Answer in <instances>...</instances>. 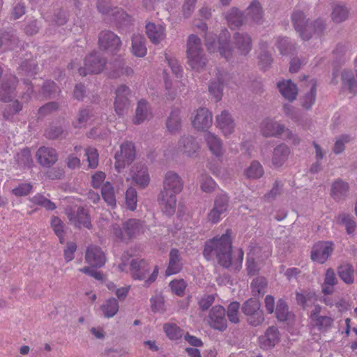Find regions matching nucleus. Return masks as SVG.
Segmentation results:
<instances>
[{"label": "nucleus", "mask_w": 357, "mask_h": 357, "mask_svg": "<svg viewBox=\"0 0 357 357\" xmlns=\"http://www.w3.org/2000/svg\"><path fill=\"white\" fill-rule=\"evenodd\" d=\"M183 186V181L176 173L169 172L166 174L163 190L159 198L160 206L166 215L171 216L174 214L176 208V195L181 192Z\"/></svg>", "instance_id": "obj_1"}, {"label": "nucleus", "mask_w": 357, "mask_h": 357, "mask_svg": "<svg viewBox=\"0 0 357 357\" xmlns=\"http://www.w3.org/2000/svg\"><path fill=\"white\" fill-rule=\"evenodd\" d=\"M204 255L208 260L216 257L220 265L228 268L231 264V231L220 237L215 236L208 241L204 247Z\"/></svg>", "instance_id": "obj_2"}, {"label": "nucleus", "mask_w": 357, "mask_h": 357, "mask_svg": "<svg viewBox=\"0 0 357 357\" xmlns=\"http://www.w3.org/2000/svg\"><path fill=\"white\" fill-rule=\"evenodd\" d=\"M229 33L227 30L222 31L218 38L208 33L206 36V46L210 54H219L220 56L230 60L234 54V50L230 46Z\"/></svg>", "instance_id": "obj_3"}, {"label": "nucleus", "mask_w": 357, "mask_h": 357, "mask_svg": "<svg viewBox=\"0 0 357 357\" xmlns=\"http://www.w3.org/2000/svg\"><path fill=\"white\" fill-rule=\"evenodd\" d=\"M188 63L192 69L199 71L206 64L207 59L204 54L201 39L195 35H190L187 40Z\"/></svg>", "instance_id": "obj_4"}, {"label": "nucleus", "mask_w": 357, "mask_h": 357, "mask_svg": "<svg viewBox=\"0 0 357 357\" xmlns=\"http://www.w3.org/2000/svg\"><path fill=\"white\" fill-rule=\"evenodd\" d=\"M16 83L17 78L12 76L0 86V100L4 102H10L8 105V108L2 111L3 116L6 118H9V116L19 112L22 109V106L18 100L13 101V98L15 96Z\"/></svg>", "instance_id": "obj_5"}, {"label": "nucleus", "mask_w": 357, "mask_h": 357, "mask_svg": "<svg viewBox=\"0 0 357 357\" xmlns=\"http://www.w3.org/2000/svg\"><path fill=\"white\" fill-rule=\"evenodd\" d=\"M145 231L143 223L137 220L131 219L123 224V231L117 225L112 226L111 236L120 241H126Z\"/></svg>", "instance_id": "obj_6"}, {"label": "nucleus", "mask_w": 357, "mask_h": 357, "mask_svg": "<svg viewBox=\"0 0 357 357\" xmlns=\"http://www.w3.org/2000/svg\"><path fill=\"white\" fill-rule=\"evenodd\" d=\"M150 268L147 261L144 259H132L130 263V273L133 279L139 280H144L145 284L148 286L153 282L158 275V268L157 266L151 274L147 277Z\"/></svg>", "instance_id": "obj_7"}, {"label": "nucleus", "mask_w": 357, "mask_h": 357, "mask_svg": "<svg viewBox=\"0 0 357 357\" xmlns=\"http://www.w3.org/2000/svg\"><path fill=\"white\" fill-rule=\"evenodd\" d=\"M271 255L268 246H251L248 253L247 270L248 274H255L261 267L263 261Z\"/></svg>", "instance_id": "obj_8"}, {"label": "nucleus", "mask_w": 357, "mask_h": 357, "mask_svg": "<svg viewBox=\"0 0 357 357\" xmlns=\"http://www.w3.org/2000/svg\"><path fill=\"white\" fill-rule=\"evenodd\" d=\"M261 132L266 137L278 136L285 132L287 139H292L294 144L298 142L297 137L291 131L285 130L282 125L271 119H266L262 122Z\"/></svg>", "instance_id": "obj_9"}, {"label": "nucleus", "mask_w": 357, "mask_h": 357, "mask_svg": "<svg viewBox=\"0 0 357 357\" xmlns=\"http://www.w3.org/2000/svg\"><path fill=\"white\" fill-rule=\"evenodd\" d=\"M135 156V151L132 143H123L121 146L119 152L115 155V169L117 172H121L127 165H129Z\"/></svg>", "instance_id": "obj_10"}, {"label": "nucleus", "mask_w": 357, "mask_h": 357, "mask_svg": "<svg viewBox=\"0 0 357 357\" xmlns=\"http://www.w3.org/2000/svg\"><path fill=\"white\" fill-rule=\"evenodd\" d=\"M292 22L294 28L298 32L303 40H307L310 37L307 34L311 32L312 29H316L317 24V30L319 31L322 29L323 24L321 22H316L313 26L308 24L305 21L304 14L301 11H296L292 15Z\"/></svg>", "instance_id": "obj_11"}, {"label": "nucleus", "mask_w": 357, "mask_h": 357, "mask_svg": "<svg viewBox=\"0 0 357 357\" xmlns=\"http://www.w3.org/2000/svg\"><path fill=\"white\" fill-rule=\"evenodd\" d=\"M243 313L248 317V322L252 326H258L264 321L263 312L260 310V303L255 298L246 301L242 307Z\"/></svg>", "instance_id": "obj_12"}, {"label": "nucleus", "mask_w": 357, "mask_h": 357, "mask_svg": "<svg viewBox=\"0 0 357 357\" xmlns=\"http://www.w3.org/2000/svg\"><path fill=\"white\" fill-rule=\"evenodd\" d=\"M193 128L199 131H204L212 125L213 116L211 113L206 108H199L195 110L190 117Z\"/></svg>", "instance_id": "obj_13"}, {"label": "nucleus", "mask_w": 357, "mask_h": 357, "mask_svg": "<svg viewBox=\"0 0 357 357\" xmlns=\"http://www.w3.org/2000/svg\"><path fill=\"white\" fill-rule=\"evenodd\" d=\"M333 243L331 241H319L314 245L311 251L313 261L324 264L333 252Z\"/></svg>", "instance_id": "obj_14"}, {"label": "nucleus", "mask_w": 357, "mask_h": 357, "mask_svg": "<svg viewBox=\"0 0 357 357\" xmlns=\"http://www.w3.org/2000/svg\"><path fill=\"white\" fill-rule=\"evenodd\" d=\"M121 42L118 36L109 31H104L99 36V46L108 53L114 54L121 47Z\"/></svg>", "instance_id": "obj_15"}, {"label": "nucleus", "mask_w": 357, "mask_h": 357, "mask_svg": "<svg viewBox=\"0 0 357 357\" xmlns=\"http://www.w3.org/2000/svg\"><path fill=\"white\" fill-rule=\"evenodd\" d=\"M228 206V197L225 193H221L217 196L213 209L208 213V220L212 223H216L220 221L221 216L223 215Z\"/></svg>", "instance_id": "obj_16"}, {"label": "nucleus", "mask_w": 357, "mask_h": 357, "mask_svg": "<svg viewBox=\"0 0 357 357\" xmlns=\"http://www.w3.org/2000/svg\"><path fill=\"white\" fill-rule=\"evenodd\" d=\"M321 307L317 305L310 314V324L313 328L321 332L328 331L333 324V319L328 316L319 315Z\"/></svg>", "instance_id": "obj_17"}, {"label": "nucleus", "mask_w": 357, "mask_h": 357, "mask_svg": "<svg viewBox=\"0 0 357 357\" xmlns=\"http://www.w3.org/2000/svg\"><path fill=\"white\" fill-rule=\"evenodd\" d=\"M209 325L214 329L224 331L227 328L225 310L220 305H215L210 311Z\"/></svg>", "instance_id": "obj_18"}, {"label": "nucleus", "mask_w": 357, "mask_h": 357, "mask_svg": "<svg viewBox=\"0 0 357 357\" xmlns=\"http://www.w3.org/2000/svg\"><path fill=\"white\" fill-rule=\"evenodd\" d=\"M105 65V61L102 60L97 53H95L86 58L84 61L85 67L84 68H79V73L82 75H86L88 73L97 74L102 70Z\"/></svg>", "instance_id": "obj_19"}, {"label": "nucleus", "mask_w": 357, "mask_h": 357, "mask_svg": "<svg viewBox=\"0 0 357 357\" xmlns=\"http://www.w3.org/2000/svg\"><path fill=\"white\" fill-rule=\"evenodd\" d=\"M129 93V89L124 85L120 86L116 91L114 109L116 113L119 116H122L127 112L129 105L128 100Z\"/></svg>", "instance_id": "obj_20"}, {"label": "nucleus", "mask_w": 357, "mask_h": 357, "mask_svg": "<svg viewBox=\"0 0 357 357\" xmlns=\"http://www.w3.org/2000/svg\"><path fill=\"white\" fill-rule=\"evenodd\" d=\"M130 177H127V181L132 179L137 185L142 188L146 187L150 181V177L147 172V168L142 165H135L132 167L130 172Z\"/></svg>", "instance_id": "obj_21"}, {"label": "nucleus", "mask_w": 357, "mask_h": 357, "mask_svg": "<svg viewBox=\"0 0 357 357\" xmlns=\"http://www.w3.org/2000/svg\"><path fill=\"white\" fill-rule=\"evenodd\" d=\"M199 142L192 137H182L178 143V151L186 156L194 155L199 149Z\"/></svg>", "instance_id": "obj_22"}, {"label": "nucleus", "mask_w": 357, "mask_h": 357, "mask_svg": "<svg viewBox=\"0 0 357 357\" xmlns=\"http://www.w3.org/2000/svg\"><path fill=\"white\" fill-rule=\"evenodd\" d=\"M85 259L89 265L94 267H101L106 262L104 252L96 245H91L87 248Z\"/></svg>", "instance_id": "obj_23"}, {"label": "nucleus", "mask_w": 357, "mask_h": 357, "mask_svg": "<svg viewBox=\"0 0 357 357\" xmlns=\"http://www.w3.org/2000/svg\"><path fill=\"white\" fill-rule=\"evenodd\" d=\"M146 33L150 41L153 44H159L166 36L165 28L162 24L149 22L146 26Z\"/></svg>", "instance_id": "obj_24"}, {"label": "nucleus", "mask_w": 357, "mask_h": 357, "mask_svg": "<svg viewBox=\"0 0 357 357\" xmlns=\"http://www.w3.org/2000/svg\"><path fill=\"white\" fill-rule=\"evenodd\" d=\"M234 45L236 50L237 54L245 56L252 48V40L246 33H236L234 36Z\"/></svg>", "instance_id": "obj_25"}, {"label": "nucleus", "mask_w": 357, "mask_h": 357, "mask_svg": "<svg viewBox=\"0 0 357 357\" xmlns=\"http://www.w3.org/2000/svg\"><path fill=\"white\" fill-rule=\"evenodd\" d=\"M36 158L38 162L45 167H50L54 165L58 160L56 151L50 147H40L37 153Z\"/></svg>", "instance_id": "obj_26"}, {"label": "nucleus", "mask_w": 357, "mask_h": 357, "mask_svg": "<svg viewBox=\"0 0 357 357\" xmlns=\"http://www.w3.org/2000/svg\"><path fill=\"white\" fill-rule=\"evenodd\" d=\"M280 341V334L275 327H270L266 333L259 338V344L264 349H271Z\"/></svg>", "instance_id": "obj_27"}, {"label": "nucleus", "mask_w": 357, "mask_h": 357, "mask_svg": "<svg viewBox=\"0 0 357 357\" xmlns=\"http://www.w3.org/2000/svg\"><path fill=\"white\" fill-rule=\"evenodd\" d=\"M66 214L69 220L75 226L78 227H83L86 228H90L91 222L89 215L87 212L85 211V210L83 208H78L77 214L75 215H73L71 209H67Z\"/></svg>", "instance_id": "obj_28"}, {"label": "nucleus", "mask_w": 357, "mask_h": 357, "mask_svg": "<svg viewBox=\"0 0 357 357\" xmlns=\"http://www.w3.org/2000/svg\"><path fill=\"white\" fill-rule=\"evenodd\" d=\"M204 138L211 153L218 158H222L225 150L221 139L211 132L206 133Z\"/></svg>", "instance_id": "obj_29"}, {"label": "nucleus", "mask_w": 357, "mask_h": 357, "mask_svg": "<svg viewBox=\"0 0 357 357\" xmlns=\"http://www.w3.org/2000/svg\"><path fill=\"white\" fill-rule=\"evenodd\" d=\"M356 68V76L354 77L352 72L349 70H343L342 72V79L344 87L346 88L351 93H357V57L354 61Z\"/></svg>", "instance_id": "obj_30"}, {"label": "nucleus", "mask_w": 357, "mask_h": 357, "mask_svg": "<svg viewBox=\"0 0 357 357\" xmlns=\"http://www.w3.org/2000/svg\"><path fill=\"white\" fill-rule=\"evenodd\" d=\"M216 121L218 128L222 130L224 135L228 136L234 132V121L227 112L224 111L217 116Z\"/></svg>", "instance_id": "obj_31"}, {"label": "nucleus", "mask_w": 357, "mask_h": 357, "mask_svg": "<svg viewBox=\"0 0 357 357\" xmlns=\"http://www.w3.org/2000/svg\"><path fill=\"white\" fill-rule=\"evenodd\" d=\"M290 151L288 146L280 144L275 147L273 152L272 164L276 167L282 166L288 159Z\"/></svg>", "instance_id": "obj_32"}, {"label": "nucleus", "mask_w": 357, "mask_h": 357, "mask_svg": "<svg viewBox=\"0 0 357 357\" xmlns=\"http://www.w3.org/2000/svg\"><path fill=\"white\" fill-rule=\"evenodd\" d=\"M278 87L284 98L289 100H293L296 98L298 89L296 86L290 79L279 82Z\"/></svg>", "instance_id": "obj_33"}, {"label": "nucleus", "mask_w": 357, "mask_h": 357, "mask_svg": "<svg viewBox=\"0 0 357 357\" xmlns=\"http://www.w3.org/2000/svg\"><path fill=\"white\" fill-rule=\"evenodd\" d=\"M131 50L132 54L138 57H143L146 54L145 39L142 35L137 33L132 36Z\"/></svg>", "instance_id": "obj_34"}, {"label": "nucleus", "mask_w": 357, "mask_h": 357, "mask_svg": "<svg viewBox=\"0 0 357 357\" xmlns=\"http://www.w3.org/2000/svg\"><path fill=\"white\" fill-rule=\"evenodd\" d=\"M181 269L179 252L176 249H172L169 254V261L166 270V275L169 276L178 273Z\"/></svg>", "instance_id": "obj_35"}, {"label": "nucleus", "mask_w": 357, "mask_h": 357, "mask_svg": "<svg viewBox=\"0 0 357 357\" xmlns=\"http://www.w3.org/2000/svg\"><path fill=\"white\" fill-rule=\"evenodd\" d=\"M167 128L171 133L178 132L181 128V110L174 109L171 112L167 121Z\"/></svg>", "instance_id": "obj_36"}, {"label": "nucleus", "mask_w": 357, "mask_h": 357, "mask_svg": "<svg viewBox=\"0 0 357 357\" xmlns=\"http://www.w3.org/2000/svg\"><path fill=\"white\" fill-rule=\"evenodd\" d=\"M104 316L107 318L114 317L119 311V302L114 298H110L105 301L100 307Z\"/></svg>", "instance_id": "obj_37"}, {"label": "nucleus", "mask_w": 357, "mask_h": 357, "mask_svg": "<svg viewBox=\"0 0 357 357\" xmlns=\"http://www.w3.org/2000/svg\"><path fill=\"white\" fill-rule=\"evenodd\" d=\"M349 185L347 183L341 180L335 181L331 188V196L336 200L341 199L347 193Z\"/></svg>", "instance_id": "obj_38"}, {"label": "nucleus", "mask_w": 357, "mask_h": 357, "mask_svg": "<svg viewBox=\"0 0 357 357\" xmlns=\"http://www.w3.org/2000/svg\"><path fill=\"white\" fill-rule=\"evenodd\" d=\"M225 18L231 29L238 27L243 24V17L236 8L230 9L226 14Z\"/></svg>", "instance_id": "obj_39"}, {"label": "nucleus", "mask_w": 357, "mask_h": 357, "mask_svg": "<svg viewBox=\"0 0 357 357\" xmlns=\"http://www.w3.org/2000/svg\"><path fill=\"white\" fill-rule=\"evenodd\" d=\"M149 116L150 112L147 102L144 100H139L136 109V115L133 120L134 123L135 124H139L147 119Z\"/></svg>", "instance_id": "obj_40"}, {"label": "nucleus", "mask_w": 357, "mask_h": 357, "mask_svg": "<svg viewBox=\"0 0 357 357\" xmlns=\"http://www.w3.org/2000/svg\"><path fill=\"white\" fill-rule=\"evenodd\" d=\"M263 14L261 6L257 1H253L247 9V15L255 22H260Z\"/></svg>", "instance_id": "obj_41"}, {"label": "nucleus", "mask_w": 357, "mask_h": 357, "mask_svg": "<svg viewBox=\"0 0 357 357\" xmlns=\"http://www.w3.org/2000/svg\"><path fill=\"white\" fill-rule=\"evenodd\" d=\"M102 196L105 202L110 206H116V201L114 187L109 182H105L102 187Z\"/></svg>", "instance_id": "obj_42"}, {"label": "nucleus", "mask_w": 357, "mask_h": 357, "mask_svg": "<svg viewBox=\"0 0 357 357\" xmlns=\"http://www.w3.org/2000/svg\"><path fill=\"white\" fill-rule=\"evenodd\" d=\"M337 280L334 271L328 269L326 272L325 280L322 284V291L324 294H331L333 292V287Z\"/></svg>", "instance_id": "obj_43"}, {"label": "nucleus", "mask_w": 357, "mask_h": 357, "mask_svg": "<svg viewBox=\"0 0 357 357\" xmlns=\"http://www.w3.org/2000/svg\"><path fill=\"white\" fill-rule=\"evenodd\" d=\"M296 301L303 307L308 306L317 301L316 294L313 291H301L296 293Z\"/></svg>", "instance_id": "obj_44"}, {"label": "nucleus", "mask_w": 357, "mask_h": 357, "mask_svg": "<svg viewBox=\"0 0 357 357\" xmlns=\"http://www.w3.org/2000/svg\"><path fill=\"white\" fill-rule=\"evenodd\" d=\"M335 220L337 224L345 225L347 232L349 234H352L355 231L356 223L350 215L342 213L337 215Z\"/></svg>", "instance_id": "obj_45"}, {"label": "nucleus", "mask_w": 357, "mask_h": 357, "mask_svg": "<svg viewBox=\"0 0 357 357\" xmlns=\"http://www.w3.org/2000/svg\"><path fill=\"white\" fill-rule=\"evenodd\" d=\"M164 331L167 336L172 340H177L182 337V330L173 323H167L164 325Z\"/></svg>", "instance_id": "obj_46"}, {"label": "nucleus", "mask_w": 357, "mask_h": 357, "mask_svg": "<svg viewBox=\"0 0 357 357\" xmlns=\"http://www.w3.org/2000/svg\"><path fill=\"white\" fill-rule=\"evenodd\" d=\"M338 274L345 283L351 284L354 282V270L350 264H346L340 266L338 269Z\"/></svg>", "instance_id": "obj_47"}, {"label": "nucleus", "mask_w": 357, "mask_h": 357, "mask_svg": "<svg viewBox=\"0 0 357 357\" xmlns=\"http://www.w3.org/2000/svg\"><path fill=\"white\" fill-rule=\"evenodd\" d=\"M199 183L201 190L206 193L211 192L217 185L215 181L211 176L206 174L200 176Z\"/></svg>", "instance_id": "obj_48"}, {"label": "nucleus", "mask_w": 357, "mask_h": 357, "mask_svg": "<svg viewBox=\"0 0 357 357\" xmlns=\"http://www.w3.org/2000/svg\"><path fill=\"white\" fill-rule=\"evenodd\" d=\"M263 174V167L261 164L257 161L252 162L250 167L245 170L246 176L251 178H260Z\"/></svg>", "instance_id": "obj_49"}, {"label": "nucleus", "mask_w": 357, "mask_h": 357, "mask_svg": "<svg viewBox=\"0 0 357 357\" xmlns=\"http://www.w3.org/2000/svg\"><path fill=\"white\" fill-rule=\"evenodd\" d=\"M137 194L133 188H129L126 192V204L128 209L135 211L137 208Z\"/></svg>", "instance_id": "obj_50"}, {"label": "nucleus", "mask_w": 357, "mask_h": 357, "mask_svg": "<svg viewBox=\"0 0 357 357\" xmlns=\"http://www.w3.org/2000/svg\"><path fill=\"white\" fill-rule=\"evenodd\" d=\"M348 16V10L342 5H336L334 6L332 18L336 22H341L347 19Z\"/></svg>", "instance_id": "obj_51"}, {"label": "nucleus", "mask_w": 357, "mask_h": 357, "mask_svg": "<svg viewBox=\"0 0 357 357\" xmlns=\"http://www.w3.org/2000/svg\"><path fill=\"white\" fill-rule=\"evenodd\" d=\"M312 84L310 87V91L309 93H306L305 96L302 99V106L305 109H309L312 107V105L314 103L315 96H316V88L315 84L313 80H312Z\"/></svg>", "instance_id": "obj_52"}, {"label": "nucleus", "mask_w": 357, "mask_h": 357, "mask_svg": "<svg viewBox=\"0 0 357 357\" xmlns=\"http://www.w3.org/2000/svg\"><path fill=\"white\" fill-rule=\"evenodd\" d=\"M186 286L187 284L183 279H176L169 283L171 291L178 296H183Z\"/></svg>", "instance_id": "obj_53"}, {"label": "nucleus", "mask_w": 357, "mask_h": 357, "mask_svg": "<svg viewBox=\"0 0 357 357\" xmlns=\"http://www.w3.org/2000/svg\"><path fill=\"white\" fill-rule=\"evenodd\" d=\"M239 307L240 304L238 302L231 303L228 306L227 317L231 323L236 324L239 322Z\"/></svg>", "instance_id": "obj_54"}, {"label": "nucleus", "mask_w": 357, "mask_h": 357, "mask_svg": "<svg viewBox=\"0 0 357 357\" xmlns=\"http://www.w3.org/2000/svg\"><path fill=\"white\" fill-rule=\"evenodd\" d=\"M31 201L37 205H40L47 210H54L56 208V205L54 203L51 202L50 200L46 199L43 195L40 194L36 195L31 199Z\"/></svg>", "instance_id": "obj_55"}, {"label": "nucleus", "mask_w": 357, "mask_h": 357, "mask_svg": "<svg viewBox=\"0 0 357 357\" xmlns=\"http://www.w3.org/2000/svg\"><path fill=\"white\" fill-rule=\"evenodd\" d=\"M267 282L266 279L262 277L255 278L251 284V288L253 294H264L265 292V288Z\"/></svg>", "instance_id": "obj_56"}, {"label": "nucleus", "mask_w": 357, "mask_h": 357, "mask_svg": "<svg viewBox=\"0 0 357 357\" xmlns=\"http://www.w3.org/2000/svg\"><path fill=\"white\" fill-rule=\"evenodd\" d=\"M85 155L89 162V167L96 168L98 165V153L96 149L89 147L85 150Z\"/></svg>", "instance_id": "obj_57"}, {"label": "nucleus", "mask_w": 357, "mask_h": 357, "mask_svg": "<svg viewBox=\"0 0 357 357\" xmlns=\"http://www.w3.org/2000/svg\"><path fill=\"white\" fill-rule=\"evenodd\" d=\"M151 308L154 312H162L165 310L164 298L161 295H156L150 299Z\"/></svg>", "instance_id": "obj_58"}, {"label": "nucleus", "mask_w": 357, "mask_h": 357, "mask_svg": "<svg viewBox=\"0 0 357 357\" xmlns=\"http://www.w3.org/2000/svg\"><path fill=\"white\" fill-rule=\"evenodd\" d=\"M275 313L278 319L280 321H285L287 319L289 316L288 308L284 301L280 300L278 302Z\"/></svg>", "instance_id": "obj_59"}, {"label": "nucleus", "mask_w": 357, "mask_h": 357, "mask_svg": "<svg viewBox=\"0 0 357 357\" xmlns=\"http://www.w3.org/2000/svg\"><path fill=\"white\" fill-rule=\"evenodd\" d=\"M32 190V185L28 183H22L12 190V193L16 197L28 195Z\"/></svg>", "instance_id": "obj_60"}, {"label": "nucleus", "mask_w": 357, "mask_h": 357, "mask_svg": "<svg viewBox=\"0 0 357 357\" xmlns=\"http://www.w3.org/2000/svg\"><path fill=\"white\" fill-rule=\"evenodd\" d=\"M51 227L56 236L59 238L60 242L63 243V225L61 219L53 217L51 220Z\"/></svg>", "instance_id": "obj_61"}, {"label": "nucleus", "mask_w": 357, "mask_h": 357, "mask_svg": "<svg viewBox=\"0 0 357 357\" xmlns=\"http://www.w3.org/2000/svg\"><path fill=\"white\" fill-rule=\"evenodd\" d=\"M17 160L21 165H29L32 162L31 151L29 149H23L17 153Z\"/></svg>", "instance_id": "obj_62"}, {"label": "nucleus", "mask_w": 357, "mask_h": 357, "mask_svg": "<svg viewBox=\"0 0 357 357\" xmlns=\"http://www.w3.org/2000/svg\"><path fill=\"white\" fill-rule=\"evenodd\" d=\"M209 91L216 101L220 100L223 89V85L220 82H212L209 86Z\"/></svg>", "instance_id": "obj_63"}, {"label": "nucleus", "mask_w": 357, "mask_h": 357, "mask_svg": "<svg viewBox=\"0 0 357 357\" xmlns=\"http://www.w3.org/2000/svg\"><path fill=\"white\" fill-rule=\"evenodd\" d=\"M166 60L173 73L178 76L182 72V68L177 59L173 56H166Z\"/></svg>", "instance_id": "obj_64"}]
</instances>
